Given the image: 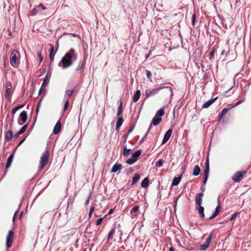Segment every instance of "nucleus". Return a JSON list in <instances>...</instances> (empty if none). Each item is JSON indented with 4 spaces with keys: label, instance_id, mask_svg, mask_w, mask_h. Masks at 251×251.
Wrapping results in <instances>:
<instances>
[{
    "label": "nucleus",
    "instance_id": "f257e3e1",
    "mask_svg": "<svg viewBox=\"0 0 251 251\" xmlns=\"http://www.w3.org/2000/svg\"><path fill=\"white\" fill-rule=\"evenodd\" d=\"M77 58V54L75 50L71 49L66 52L64 57L59 63V65L63 68H66L71 66L73 63V60Z\"/></svg>",
    "mask_w": 251,
    "mask_h": 251
},
{
    "label": "nucleus",
    "instance_id": "f03ea898",
    "mask_svg": "<svg viewBox=\"0 0 251 251\" xmlns=\"http://www.w3.org/2000/svg\"><path fill=\"white\" fill-rule=\"evenodd\" d=\"M20 53L16 50H11L10 55V63L12 66L15 67L16 65L20 63Z\"/></svg>",
    "mask_w": 251,
    "mask_h": 251
},
{
    "label": "nucleus",
    "instance_id": "7ed1b4c3",
    "mask_svg": "<svg viewBox=\"0 0 251 251\" xmlns=\"http://www.w3.org/2000/svg\"><path fill=\"white\" fill-rule=\"evenodd\" d=\"M203 194V193L198 194L195 197V201L197 206L196 209L198 210L201 217H204V208L201 206Z\"/></svg>",
    "mask_w": 251,
    "mask_h": 251
},
{
    "label": "nucleus",
    "instance_id": "20e7f679",
    "mask_svg": "<svg viewBox=\"0 0 251 251\" xmlns=\"http://www.w3.org/2000/svg\"><path fill=\"white\" fill-rule=\"evenodd\" d=\"M50 153L48 151H46L44 152L41 157L40 162V171L44 169L49 162Z\"/></svg>",
    "mask_w": 251,
    "mask_h": 251
},
{
    "label": "nucleus",
    "instance_id": "39448f33",
    "mask_svg": "<svg viewBox=\"0 0 251 251\" xmlns=\"http://www.w3.org/2000/svg\"><path fill=\"white\" fill-rule=\"evenodd\" d=\"M15 236V233L13 230H9L6 236V246L7 249L10 248L12 245Z\"/></svg>",
    "mask_w": 251,
    "mask_h": 251
},
{
    "label": "nucleus",
    "instance_id": "423d86ee",
    "mask_svg": "<svg viewBox=\"0 0 251 251\" xmlns=\"http://www.w3.org/2000/svg\"><path fill=\"white\" fill-rule=\"evenodd\" d=\"M141 152L142 151L141 150L136 151L132 154L131 156L126 160V163L131 165L135 163L138 160V157L141 155Z\"/></svg>",
    "mask_w": 251,
    "mask_h": 251
},
{
    "label": "nucleus",
    "instance_id": "0eeeda50",
    "mask_svg": "<svg viewBox=\"0 0 251 251\" xmlns=\"http://www.w3.org/2000/svg\"><path fill=\"white\" fill-rule=\"evenodd\" d=\"M247 173V170L236 172L232 176V180L234 182L240 181L243 178V176L246 175Z\"/></svg>",
    "mask_w": 251,
    "mask_h": 251
},
{
    "label": "nucleus",
    "instance_id": "6e6552de",
    "mask_svg": "<svg viewBox=\"0 0 251 251\" xmlns=\"http://www.w3.org/2000/svg\"><path fill=\"white\" fill-rule=\"evenodd\" d=\"M5 87H6V93L5 95V98L7 100H10V97L12 94V83L10 81H6L5 83Z\"/></svg>",
    "mask_w": 251,
    "mask_h": 251
},
{
    "label": "nucleus",
    "instance_id": "1a4fd4ad",
    "mask_svg": "<svg viewBox=\"0 0 251 251\" xmlns=\"http://www.w3.org/2000/svg\"><path fill=\"white\" fill-rule=\"evenodd\" d=\"M27 115L26 111H22L18 118V122L20 125H22L24 123H25L27 121Z\"/></svg>",
    "mask_w": 251,
    "mask_h": 251
},
{
    "label": "nucleus",
    "instance_id": "9d476101",
    "mask_svg": "<svg viewBox=\"0 0 251 251\" xmlns=\"http://www.w3.org/2000/svg\"><path fill=\"white\" fill-rule=\"evenodd\" d=\"M209 171V152L207 153L205 163V184H206Z\"/></svg>",
    "mask_w": 251,
    "mask_h": 251
},
{
    "label": "nucleus",
    "instance_id": "9b49d317",
    "mask_svg": "<svg viewBox=\"0 0 251 251\" xmlns=\"http://www.w3.org/2000/svg\"><path fill=\"white\" fill-rule=\"evenodd\" d=\"M46 9V7L45 6V5L43 3H40L38 6H37L31 11V15L34 16L36 15L39 12H40L42 10H45Z\"/></svg>",
    "mask_w": 251,
    "mask_h": 251
},
{
    "label": "nucleus",
    "instance_id": "f8f14e48",
    "mask_svg": "<svg viewBox=\"0 0 251 251\" xmlns=\"http://www.w3.org/2000/svg\"><path fill=\"white\" fill-rule=\"evenodd\" d=\"M162 120V118L161 117H158L157 116H154V117L153 118L152 120L151 124L150 126V127L148 130V132L146 133V134L145 136V137L147 136V134L150 132L151 130V129L152 127V125H153L154 126H156L159 124L160 122Z\"/></svg>",
    "mask_w": 251,
    "mask_h": 251
},
{
    "label": "nucleus",
    "instance_id": "ddd939ff",
    "mask_svg": "<svg viewBox=\"0 0 251 251\" xmlns=\"http://www.w3.org/2000/svg\"><path fill=\"white\" fill-rule=\"evenodd\" d=\"M140 206L138 205L134 206L130 211V217L132 219L136 218L139 212Z\"/></svg>",
    "mask_w": 251,
    "mask_h": 251
},
{
    "label": "nucleus",
    "instance_id": "4468645a",
    "mask_svg": "<svg viewBox=\"0 0 251 251\" xmlns=\"http://www.w3.org/2000/svg\"><path fill=\"white\" fill-rule=\"evenodd\" d=\"M161 89L160 87L157 88L156 89H153L151 90H147L145 92V95H146V98L147 99L149 98L151 96H153L155 95L156 93H157L159 91H160Z\"/></svg>",
    "mask_w": 251,
    "mask_h": 251
},
{
    "label": "nucleus",
    "instance_id": "2eb2a0df",
    "mask_svg": "<svg viewBox=\"0 0 251 251\" xmlns=\"http://www.w3.org/2000/svg\"><path fill=\"white\" fill-rule=\"evenodd\" d=\"M173 132V129H169L165 134L163 141H162V144H165L166 143L170 138L171 136V135Z\"/></svg>",
    "mask_w": 251,
    "mask_h": 251
},
{
    "label": "nucleus",
    "instance_id": "dca6fc26",
    "mask_svg": "<svg viewBox=\"0 0 251 251\" xmlns=\"http://www.w3.org/2000/svg\"><path fill=\"white\" fill-rule=\"evenodd\" d=\"M220 210H221V206H220L219 200H218V205L216 207L214 213L213 214V215L209 217L208 219L210 220V219L216 217L219 214V213L220 212Z\"/></svg>",
    "mask_w": 251,
    "mask_h": 251
},
{
    "label": "nucleus",
    "instance_id": "f3484780",
    "mask_svg": "<svg viewBox=\"0 0 251 251\" xmlns=\"http://www.w3.org/2000/svg\"><path fill=\"white\" fill-rule=\"evenodd\" d=\"M85 62L84 61H80L78 63V64L76 68H75V71H79L80 74H82L83 73L84 68L85 67Z\"/></svg>",
    "mask_w": 251,
    "mask_h": 251
},
{
    "label": "nucleus",
    "instance_id": "a211bd4d",
    "mask_svg": "<svg viewBox=\"0 0 251 251\" xmlns=\"http://www.w3.org/2000/svg\"><path fill=\"white\" fill-rule=\"evenodd\" d=\"M61 122H60V121H58L56 123V125H55V126L54 127L53 130V133L55 134L58 133L61 130Z\"/></svg>",
    "mask_w": 251,
    "mask_h": 251
},
{
    "label": "nucleus",
    "instance_id": "6ab92c4d",
    "mask_svg": "<svg viewBox=\"0 0 251 251\" xmlns=\"http://www.w3.org/2000/svg\"><path fill=\"white\" fill-rule=\"evenodd\" d=\"M217 47L216 46H214L211 50V51L209 52V58L210 60H212L215 58V53L217 52Z\"/></svg>",
    "mask_w": 251,
    "mask_h": 251
},
{
    "label": "nucleus",
    "instance_id": "aec40b11",
    "mask_svg": "<svg viewBox=\"0 0 251 251\" xmlns=\"http://www.w3.org/2000/svg\"><path fill=\"white\" fill-rule=\"evenodd\" d=\"M213 236V232H211L208 235V237L206 239V241L205 242V250H206L210 245L211 242V239Z\"/></svg>",
    "mask_w": 251,
    "mask_h": 251
},
{
    "label": "nucleus",
    "instance_id": "412c9836",
    "mask_svg": "<svg viewBox=\"0 0 251 251\" xmlns=\"http://www.w3.org/2000/svg\"><path fill=\"white\" fill-rule=\"evenodd\" d=\"M231 108H232L231 106H230L229 107H226V108H224L223 109V110L222 111V112H221V113L219 115V118H218V121H220L222 119V118L223 117L224 115H225L228 112V111H229Z\"/></svg>",
    "mask_w": 251,
    "mask_h": 251
},
{
    "label": "nucleus",
    "instance_id": "4be33fe9",
    "mask_svg": "<svg viewBox=\"0 0 251 251\" xmlns=\"http://www.w3.org/2000/svg\"><path fill=\"white\" fill-rule=\"evenodd\" d=\"M124 119L122 117H119L118 118L117 121L116 122V130H119L120 127L122 125L123 122H124Z\"/></svg>",
    "mask_w": 251,
    "mask_h": 251
},
{
    "label": "nucleus",
    "instance_id": "5701e85b",
    "mask_svg": "<svg viewBox=\"0 0 251 251\" xmlns=\"http://www.w3.org/2000/svg\"><path fill=\"white\" fill-rule=\"evenodd\" d=\"M122 168V165L120 164H115L111 170V172L115 173L119 170H121Z\"/></svg>",
    "mask_w": 251,
    "mask_h": 251
},
{
    "label": "nucleus",
    "instance_id": "b1692460",
    "mask_svg": "<svg viewBox=\"0 0 251 251\" xmlns=\"http://www.w3.org/2000/svg\"><path fill=\"white\" fill-rule=\"evenodd\" d=\"M119 104L118 108V111L117 113V115L119 117L120 116L123 112V101L122 100H120L119 101Z\"/></svg>",
    "mask_w": 251,
    "mask_h": 251
},
{
    "label": "nucleus",
    "instance_id": "393cba45",
    "mask_svg": "<svg viewBox=\"0 0 251 251\" xmlns=\"http://www.w3.org/2000/svg\"><path fill=\"white\" fill-rule=\"evenodd\" d=\"M218 98V97H216L213 99H210L207 101L205 102V108H207L209 106H210L214 102H215L217 100Z\"/></svg>",
    "mask_w": 251,
    "mask_h": 251
},
{
    "label": "nucleus",
    "instance_id": "a878e982",
    "mask_svg": "<svg viewBox=\"0 0 251 251\" xmlns=\"http://www.w3.org/2000/svg\"><path fill=\"white\" fill-rule=\"evenodd\" d=\"M181 176H182V175L178 177H174V178L173 179V182H172V186L177 185L179 183V182L181 180Z\"/></svg>",
    "mask_w": 251,
    "mask_h": 251
},
{
    "label": "nucleus",
    "instance_id": "bb28decb",
    "mask_svg": "<svg viewBox=\"0 0 251 251\" xmlns=\"http://www.w3.org/2000/svg\"><path fill=\"white\" fill-rule=\"evenodd\" d=\"M55 53L54 52V47L53 45H50V59L51 62L54 60Z\"/></svg>",
    "mask_w": 251,
    "mask_h": 251
},
{
    "label": "nucleus",
    "instance_id": "cd10ccee",
    "mask_svg": "<svg viewBox=\"0 0 251 251\" xmlns=\"http://www.w3.org/2000/svg\"><path fill=\"white\" fill-rule=\"evenodd\" d=\"M149 185V179L148 177L145 178L141 182V186L143 188H147Z\"/></svg>",
    "mask_w": 251,
    "mask_h": 251
},
{
    "label": "nucleus",
    "instance_id": "c85d7f7f",
    "mask_svg": "<svg viewBox=\"0 0 251 251\" xmlns=\"http://www.w3.org/2000/svg\"><path fill=\"white\" fill-rule=\"evenodd\" d=\"M140 96H141L140 91L139 90H137L134 95L133 98V101L135 102H137L139 100V99L140 97Z\"/></svg>",
    "mask_w": 251,
    "mask_h": 251
},
{
    "label": "nucleus",
    "instance_id": "c756f323",
    "mask_svg": "<svg viewBox=\"0 0 251 251\" xmlns=\"http://www.w3.org/2000/svg\"><path fill=\"white\" fill-rule=\"evenodd\" d=\"M13 137V132L11 130L7 131L5 136V140L6 141H9L11 140Z\"/></svg>",
    "mask_w": 251,
    "mask_h": 251
},
{
    "label": "nucleus",
    "instance_id": "7c9ffc66",
    "mask_svg": "<svg viewBox=\"0 0 251 251\" xmlns=\"http://www.w3.org/2000/svg\"><path fill=\"white\" fill-rule=\"evenodd\" d=\"M13 157H14V154H11L8 158L7 159V162H6V168H8L11 164V163L12 162V160L13 159Z\"/></svg>",
    "mask_w": 251,
    "mask_h": 251
},
{
    "label": "nucleus",
    "instance_id": "2f4dec72",
    "mask_svg": "<svg viewBox=\"0 0 251 251\" xmlns=\"http://www.w3.org/2000/svg\"><path fill=\"white\" fill-rule=\"evenodd\" d=\"M131 151V150L130 149H128L126 146H125L124 148V151H123V153L124 156L126 157L128 155H129L130 154Z\"/></svg>",
    "mask_w": 251,
    "mask_h": 251
},
{
    "label": "nucleus",
    "instance_id": "473e14b6",
    "mask_svg": "<svg viewBox=\"0 0 251 251\" xmlns=\"http://www.w3.org/2000/svg\"><path fill=\"white\" fill-rule=\"evenodd\" d=\"M201 172V169L198 166H196L194 169L193 174L194 176H198Z\"/></svg>",
    "mask_w": 251,
    "mask_h": 251
},
{
    "label": "nucleus",
    "instance_id": "72a5a7b5",
    "mask_svg": "<svg viewBox=\"0 0 251 251\" xmlns=\"http://www.w3.org/2000/svg\"><path fill=\"white\" fill-rule=\"evenodd\" d=\"M140 178V175L138 174H136L132 178V184L136 183Z\"/></svg>",
    "mask_w": 251,
    "mask_h": 251
},
{
    "label": "nucleus",
    "instance_id": "f704fd0d",
    "mask_svg": "<svg viewBox=\"0 0 251 251\" xmlns=\"http://www.w3.org/2000/svg\"><path fill=\"white\" fill-rule=\"evenodd\" d=\"M115 233V228H113L109 232L108 235V240L110 239L113 238V236Z\"/></svg>",
    "mask_w": 251,
    "mask_h": 251
},
{
    "label": "nucleus",
    "instance_id": "c9c22d12",
    "mask_svg": "<svg viewBox=\"0 0 251 251\" xmlns=\"http://www.w3.org/2000/svg\"><path fill=\"white\" fill-rule=\"evenodd\" d=\"M165 112L163 109L161 108L156 113L155 116L161 117L164 115Z\"/></svg>",
    "mask_w": 251,
    "mask_h": 251
},
{
    "label": "nucleus",
    "instance_id": "e433bc0d",
    "mask_svg": "<svg viewBox=\"0 0 251 251\" xmlns=\"http://www.w3.org/2000/svg\"><path fill=\"white\" fill-rule=\"evenodd\" d=\"M75 92V89H73L71 90H66L65 91V94L68 96V98H71L73 94V93Z\"/></svg>",
    "mask_w": 251,
    "mask_h": 251
},
{
    "label": "nucleus",
    "instance_id": "4c0bfd02",
    "mask_svg": "<svg viewBox=\"0 0 251 251\" xmlns=\"http://www.w3.org/2000/svg\"><path fill=\"white\" fill-rule=\"evenodd\" d=\"M27 126H28V124H26L24 126H23L21 129L18 131L19 132V134H23L24 133L25 131L26 130V128H27Z\"/></svg>",
    "mask_w": 251,
    "mask_h": 251
},
{
    "label": "nucleus",
    "instance_id": "58836bf2",
    "mask_svg": "<svg viewBox=\"0 0 251 251\" xmlns=\"http://www.w3.org/2000/svg\"><path fill=\"white\" fill-rule=\"evenodd\" d=\"M239 214H240L239 212L237 211V212H235L231 215V217L229 219L228 221H232V220H235V218H236L237 216Z\"/></svg>",
    "mask_w": 251,
    "mask_h": 251
},
{
    "label": "nucleus",
    "instance_id": "ea45409f",
    "mask_svg": "<svg viewBox=\"0 0 251 251\" xmlns=\"http://www.w3.org/2000/svg\"><path fill=\"white\" fill-rule=\"evenodd\" d=\"M163 164V161L162 159H160L157 161L155 163V166L158 167H161Z\"/></svg>",
    "mask_w": 251,
    "mask_h": 251
},
{
    "label": "nucleus",
    "instance_id": "a19ab883",
    "mask_svg": "<svg viewBox=\"0 0 251 251\" xmlns=\"http://www.w3.org/2000/svg\"><path fill=\"white\" fill-rule=\"evenodd\" d=\"M69 105V100L68 99L66 100V101L65 102L64 106V111H65L68 109Z\"/></svg>",
    "mask_w": 251,
    "mask_h": 251
},
{
    "label": "nucleus",
    "instance_id": "79ce46f5",
    "mask_svg": "<svg viewBox=\"0 0 251 251\" xmlns=\"http://www.w3.org/2000/svg\"><path fill=\"white\" fill-rule=\"evenodd\" d=\"M49 82V79H48V77L47 76H46L44 80V81L43 82V84H42V87H44V86H45Z\"/></svg>",
    "mask_w": 251,
    "mask_h": 251
},
{
    "label": "nucleus",
    "instance_id": "37998d69",
    "mask_svg": "<svg viewBox=\"0 0 251 251\" xmlns=\"http://www.w3.org/2000/svg\"><path fill=\"white\" fill-rule=\"evenodd\" d=\"M135 125L134 124L131 125L130 126V128L128 131L127 134H130L134 129Z\"/></svg>",
    "mask_w": 251,
    "mask_h": 251
},
{
    "label": "nucleus",
    "instance_id": "c03bdc74",
    "mask_svg": "<svg viewBox=\"0 0 251 251\" xmlns=\"http://www.w3.org/2000/svg\"><path fill=\"white\" fill-rule=\"evenodd\" d=\"M244 100H238V101H237L236 103H235L234 104H232L231 106V107H234L235 106H237L238 105L241 104L243 101Z\"/></svg>",
    "mask_w": 251,
    "mask_h": 251
},
{
    "label": "nucleus",
    "instance_id": "a18cd8bd",
    "mask_svg": "<svg viewBox=\"0 0 251 251\" xmlns=\"http://www.w3.org/2000/svg\"><path fill=\"white\" fill-rule=\"evenodd\" d=\"M94 209H95V207L94 206H92V207H91V208L89 210V218L92 217V215L94 211Z\"/></svg>",
    "mask_w": 251,
    "mask_h": 251
},
{
    "label": "nucleus",
    "instance_id": "49530a36",
    "mask_svg": "<svg viewBox=\"0 0 251 251\" xmlns=\"http://www.w3.org/2000/svg\"><path fill=\"white\" fill-rule=\"evenodd\" d=\"M146 75L148 78L151 80L152 75L151 72L148 70H146Z\"/></svg>",
    "mask_w": 251,
    "mask_h": 251
},
{
    "label": "nucleus",
    "instance_id": "de8ad7c7",
    "mask_svg": "<svg viewBox=\"0 0 251 251\" xmlns=\"http://www.w3.org/2000/svg\"><path fill=\"white\" fill-rule=\"evenodd\" d=\"M102 221H103V218H100L98 219L96 221V225L97 226L100 225L102 223Z\"/></svg>",
    "mask_w": 251,
    "mask_h": 251
},
{
    "label": "nucleus",
    "instance_id": "09e8293b",
    "mask_svg": "<svg viewBox=\"0 0 251 251\" xmlns=\"http://www.w3.org/2000/svg\"><path fill=\"white\" fill-rule=\"evenodd\" d=\"M38 56L39 58L40 62H42V61H43V56H42V55L41 54V53L40 52L38 53Z\"/></svg>",
    "mask_w": 251,
    "mask_h": 251
},
{
    "label": "nucleus",
    "instance_id": "8fccbe9b",
    "mask_svg": "<svg viewBox=\"0 0 251 251\" xmlns=\"http://www.w3.org/2000/svg\"><path fill=\"white\" fill-rule=\"evenodd\" d=\"M196 19L195 14H193L192 17V23L193 25H194Z\"/></svg>",
    "mask_w": 251,
    "mask_h": 251
},
{
    "label": "nucleus",
    "instance_id": "3c124183",
    "mask_svg": "<svg viewBox=\"0 0 251 251\" xmlns=\"http://www.w3.org/2000/svg\"><path fill=\"white\" fill-rule=\"evenodd\" d=\"M18 110V108H17V107H15L14 108H13L12 110V111H11V114L14 116V115L15 114V113L16 112V111Z\"/></svg>",
    "mask_w": 251,
    "mask_h": 251
},
{
    "label": "nucleus",
    "instance_id": "603ef678",
    "mask_svg": "<svg viewBox=\"0 0 251 251\" xmlns=\"http://www.w3.org/2000/svg\"><path fill=\"white\" fill-rule=\"evenodd\" d=\"M24 106H25V104H21V105H18V106H17L16 107H17V108H18V109L19 110V109H21V108H23V107H24Z\"/></svg>",
    "mask_w": 251,
    "mask_h": 251
},
{
    "label": "nucleus",
    "instance_id": "864d4df0",
    "mask_svg": "<svg viewBox=\"0 0 251 251\" xmlns=\"http://www.w3.org/2000/svg\"><path fill=\"white\" fill-rule=\"evenodd\" d=\"M25 140V138L23 139L22 140H21L20 142L19 143V144H18V146L21 145L24 141Z\"/></svg>",
    "mask_w": 251,
    "mask_h": 251
},
{
    "label": "nucleus",
    "instance_id": "5fc2aeb1",
    "mask_svg": "<svg viewBox=\"0 0 251 251\" xmlns=\"http://www.w3.org/2000/svg\"><path fill=\"white\" fill-rule=\"evenodd\" d=\"M44 90L45 91V89H43V87H41V88H40V89L39 90V95H40L42 93V91Z\"/></svg>",
    "mask_w": 251,
    "mask_h": 251
},
{
    "label": "nucleus",
    "instance_id": "6e6d98bb",
    "mask_svg": "<svg viewBox=\"0 0 251 251\" xmlns=\"http://www.w3.org/2000/svg\"><path fill=\"white\" fill-rule=\"evenodd\" d=\"M20 135H21V134H19V132H18L16 134L14 135V137L15 139H17L19 136Z\"/></svg>",
    "mask_w": 251,
    "mask_h": 251
},
{
    "label": "nucleus",
    "instance_id": "4d7b16f0",
    "mask_svg": "<svg viewBox=\"0 0 251 251\" xmlns=\"http://www.w3.org/2000/svg\"><path fill=\"white\" fill-rule=\"evenodd\" d=\"M90 195L89 196V197L88 198L87 200H86V202H85V205H87L89 202V199H90Z\"/></svg>",
    "mask_w": 251,
    "mask_h": 251
},
{
    "label": "nucleus",
    "instance_id": "13d9d810",
    "mask_svg": "<svg viewBox=\"0 0 251 251\" xmlns=\"http://www.w3.org/2000/svg\"><path fill=\"white\" fill-rule=\"evenodd\" d=\"M17 213V211L15 212V214L13 216V222H14V221H15V219L16 218Z\"/></svg>",
    "mask_w": 251,
    "mask_h": 251
},
{
    "label": "nucleus",
    "instance_id": "bf43d9fd",
    "mask_svg": "<svg viewBox=\"0 0 251 251\" xmlns=\"http://www.w3.org/2000/svg\"><path fill=\"white\" fill-rule=\"evenodd\" d=\"M206 19H207V18H208V17H207V16H206ZM213 20V19H212L211 17H208V21H209V22H208V24H209L211 20Z\"/></svg>",
    "mask_w": 251,
    "mask_h": 251
},
{
    "label": "nucleus",
    "instance_id": "052dcab7",
    "mask_svg": "<svg viewBox=\"0 0 251 251\" xmlns=\"http://www.w3.org/2000/svg\"><path fill=\"white\" fill-rule=\"evenodd\" d=\"M175 251V250L174 248L171 247L170 248V251Z\"/></svg>",
    "mask_w": 251,
    "mask_h": 251
},
{
    "label": "nucleus",
    "instance_id": "680f3d73",
    "mask_svg": "<svg viewBox=\"0 0 251 251\" xmlns=\"http://www.w3.org/2000/svg\"><path fill=\"white\" fill-rule=\"evenodd\" d=\"M112 213H113V209H110V210H109V211L108 212V214H112Z\"/></svg>",
    "mask_w": 251,
    "mask_h": 251
},
{
    "label": "nucleus",
    "instance_id": "e2e57ef3",
    "mask_svg": "<svg viewBox=\"0 0 251 251\" xmlns=\"http://www.w3.org/2000/svg\"><path fill=\"white\" fill-rule=\"evenodd\" d=\"M201 249L204 250V244L201 246Z\"/></svg>",
    "mask_w": 251,
    "mask_h": 251
},
{
    "label": "nucleus",
    "instance_id": "0e129e2a",
    "mask_svg": "<svg viewBox=\"0 0 251 251\" xmlns=\"http://www.w3.org/2000/svg\"><path fill=\"white\" fill-rule=\"evenodd\" d=\"M151 50L150 51L149 53L146 55V58H148L150 54H151Z\"/></svg>",
    "mask_w": 251,
    "mask_h": 251
},
{
    "label": "nucleus",
    "instance_id": "69168bd1",
    "mask_svg": "<svg viewBox=\"0 0 251 251\" xmlns=\"http://www.w3.org/2000/svg\"><path fill=\"white\" fill-rule=\"evenodd\" d=\"M225 50H223L222 51V52H221V54L223 55L225 53Z\"/></svg>",
    "mask_w": 251,
    "mask_h": 251
},
{
    "label": "nucleus",
    "instance_id": "338daca9",
    "mask_svg": "<svg viewBox=\"0 0 251 251\" xmlns=\"http://www.w3.org/2000/svg\"><path fill=\"white\" fill-rule=\"evenodd\" d=\"M144 141V139H142L141 141H140V142H143V141Z\"/></svg>",
    "mask_w": 251,
    "mask_h": 251
},
{
    "label": "nucleus",
    "instance_id": "774afa93",
    "mask_svg": "<svg viewBox=\"0 0 251 251\" xmlns=\"http://www.w3.org/2000/svg\"><path fill=\"white\" fill-rule=\"evenodd\" d=\"M83 251H87V250H86V249H84L83 250Z\"/></svg>",
    "mask_w": 251,
    "mask_h": 251
}]
</instances>
